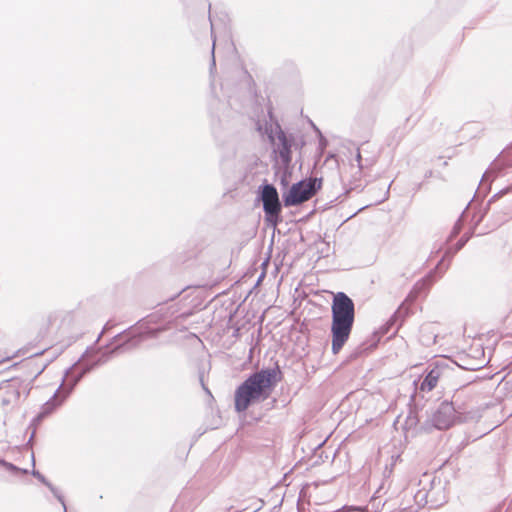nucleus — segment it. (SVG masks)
<instances>
[{
	"instance_id": "f257e3e1",
	"label": "nucleus",
	"mask_w": 512,
	"mask_h": 512,
	"mask_svg": "<svg viewBox=\"0 0 512 512\" xmlns=\"http://www.w3.org/2000/svg\"><path fill=\"white\" fill-rule=\"evenodd\" d=\"M178 310L175 309L174 305H170L169 307L165 308V311L163 309H160L156 313H153L149 316H147L145 319H143L140 322L139 329L141 332L139 333V336L137 338H133L129 340L124 345H118L108 353H103L99 356H97L96 359H94L91 363L86 364L82 370L78 373V376L75 377L73 380V383L70 387V389H73L76 384L82 379V377L90 372L92 369H94L97 366L103 365L108 362L110 359V356L115 353L122 350L131 349L135 346H137L141 341L146 340L148 338L155 337L159 332H162L164 330L170 329L172 327V320L171 317L177 312Z\"/></svg>"
},
{
	"instance_id": "f03ea898",
	"label": "nucleus",
	"mask_w": 512,
	"mask_h": 512,
	"mask_svg": "<svg viewBox=\"0 0 512 512\" xmlns=\"http://www.w3.org/2000/svg\"><path fill=\"white\" fill-rule=\"evenodd\" d=\"M331 311V350L336 355L343 348L351 334L355 318V306L352 299L344 292H338L334 296Z\"/></svg>"
},
{
	"instance_id": "7ed1b4c3",
	"label": "nucleus",
	"mask_w": 512,
	"mask_h": 512,
	"mask_svg": "<svg viewBox=\"0 0 512 512\" xmlns=\"http://www.w3.org/2000/svg\"><path fill=\"white\" fill-rule=\"evenodd\" d=\"M279 372L277 369H264L250 375L235 391V409L244 412L251 403L264 400Z\"/></svg>"
},
{
	"instance_id": "20e7f679",
	"label": "nucleus",
	"mask_w": 512,
	"mask_h": 512,
	"mask_svg": "<svg viewBox=\"0 0 512 512\" xmlns=\"http://www.w3.org/2000/svg\"><path fill=\"white\" fill-rule=\"evenodd\" d=\"M257 130L262 135H267L268 139L274 144L273 152L278 155L284 168H288L291 164V147L292 138H288L285 132L278 124L271 122H257Z\"/></svg>"
},
{
	"instance_id": "39448f33",
	"label": "nucleus",
	"mask_w": 512,
	"mask_h": 512,
	"mask_svg": "<svg viewBox=\"0 0 512 512\" xmlns=\"http://www.w3.org/2000/svg\"><path fill=\"white\" fill-rule=\"evenodd\" d=\"M260 200L263 204L265 221L273 227H276L281 221L282 205L279 199L277 189L272 184H263L260 186Z\"/></svg>"
},
{
	"instance_id": "423d86ee",
	"label": "nucleus",
	"mask_w": 512,
	"mask_h": 512,
	"mask_svg": "<svg viewBox=\"0 0 512 512\" xmlns=\"http://www.w3.org/2000/svg\"><path fill=\"white\" fill-rule=\"evenodd\" d=\"M321 184V178H310L308 181L293 184L284 196V205L295 206L309 200L321 188Z\"/></svg>"
},
{
	"instance_id": "0eeeda50",
	"label": "nucleus",
	"mask_w": 512,
	"mask_h": 512,
	"mask_svg": "<svg viewBox=\"0 0 512 512\" xmlns=\"http://www.w3.org/2000/svg\"><path fill=\"white\" fill-rule=\"evenodd\" d=\"M462 415L463 413L455 407L454 402L444 401L433 413L431 423L439 430L448 429L456 421L465 420L466 418H463Z\"/></svg>"
},
{
	"instance_id": "6e6552de",
	"label": "nucleus",
	"mask_w": 512,
	"mask_h": 512,
	"mask_svg": "<svg viewBox=\"0 0 512 512\" xmlns=\"http://www.w3.org/2000/svg\"><path fill=\"white\" fill-rule=\"evenodd\" d=\"M62 389V385L55 391L54 395L46 401L42 407L41 411L37 414V416L32 420V424H39L46 416L50 415L58 406H60L66 397L70 394L73 389H67L64 393L60 392Z\"/></svg>"
},
{
	"instance_id": "1a4fd4ad",
	"label": "nucleus",
	"mask_w": 512,
	"mask_h": 512,
	"mask_svg": "<svg viewBox=\"0 0 512 512\" xmlns=\"http://www.w3.org/2000/svg\"><path fill=\"white\" fill-rule=\"evenodd\" d=\"M434 493H435V488L434 487L431 490L427 491V492L419 490L414 495V500L416 502V505L408 506V507H403L401 509V512H417L421 507H423L424 505L428 504L429 502L431 503V506H439V505H441L443 501L433 500Z\"/></svg>"
},
{
	"instance_id": "9d476101",
	"label": "nucleus",
	"mask_w": 512,
	"mask_h": 512,
	"mask_svg": "<svg viewBox=\"0 0 512 512\" xmlns=\"http://www.w3.org/2000/svg\"><path fill=\"white\" fill-rule=\"evenodd\" d=\"M441 376V370L438 367L432 368L427 375L425 376L424 380L421 383V390L422 391H431L433 390L438 383V380Z\"/></svg>"
},
{
	"instance_id": "9b49d317",
	"label": "nucleus",
	"mask_w": 512,
	"mask_h": 512,
	"mask_svg": "<svg viewBox=\"0 0 512 512\" xmlns=\"http://www.w3.org/2000/svg\"><path fill=\"white\" fill-rule=\"evenodd\" d=\"M33 476L36 477L40 482H42L44 485H46L50 491L53 493V495L58 499V501L62 504L63 506V512H67V508H66V505H65V502H64V498L63 496L61 495V493L59 492V490L54 487L46 478L44 475H42L39 471L37 470H33L32 472Z\"/></svg>"
},
{
	"instance_id": "f8f14e48",
	"label": "nucleus",
	"mask_w": 512,
	"mask_h": 512,
	"mask_svg": "<svg viewBox=\"0 0 512 512\" xmlns=\"http://www.w3.org/2000/svg\"><path fill=\"white\" fill-rule=\"evenodd\" d=\"M355 160L357 162V172H356V174L360 176L361 172H362V169H363V165H362V156H361L359 148L356 149Z\"/></svg>"
},
{
	"instance_id": "ddd939ff",
	"label": "nucleus",
	"mask_w": 512,
	"mask_h": 512,
	"mask_svg": "<svg viewBox=\"0 0 512 512\" xmlns=\"http://www.w3.org/2000/svg\"><path fill=\"white\" fill-rule=\"evenodd\" d=\"M0 466L4 467L5 469H7L10 472H19L20 471V469L18 467H16L14 464L9 463L3 459H0Z\"/></svg>"
},
{
	"instance_id": "4468645a",
	"label": "nucleus",
	"mask_w": 512,
	"mask_h": 512,
	"mask_svg": "<svg viewBox=\"0 0 512 512\" xmlns=\"http://www.w3.org/2000/svg\"><path fill=\"white\" fill-rule=\"evenodd\" d=\"M435 271L430 272L424 279H422L420 282L416 284V287L425 285L427 282H429V285L432 284L433 280L432 277L434 275Z\"/></svg>"
},
{
	"instance_id": "2eb2a0df",
	"label": "nucleus",
	"mask_w": 512,
	"mask_h": 512,
	"mask_svg": "<svg viewBox=\"0 0 512 512\" xmlns=\"http://www.w3.org/2000/svg\"><path fill=\"white\" fill-rule=\"evenodd\" d=\"M214 49H215V40L213 41V46H212V61H211V71L213 69H215L216 67V63H215V58H214Z\"/></svg>"
},
{
	"instance_id": "dca6fc26",
	"label": "nucleus",
	"mask_w": 512,
	"mask_h": 512,
	"mask_svg": "<svg viewBox=\"0 0 512 512\" xmlns=\"http://www.w3.org/2000/svg\"><path fill=\"white\" fill-rule=\"evenodd\" d=\"M77 376H78V374L76 375V377H77ZM67 378H70V375H67ZM74 379H75V376H72L71 381H70V379H68V381L70 382V383H69V385H68V387H64L62 391L60 390V392H61V393H64V391H65V390L69 389V387H71V385H72V383H73V380H74Z\"/></svg>"
},
{
	"instance_id": "f3484780",
	"label": "nucleus",
	"mask_w": 512,
	"mask_h": 512,
	"mask_svg": "<svg viewBox=\"0 0 512 512\" xmlns=\"http://www.w3.org/2000/svg\"><path fill=\"white\" fill-rule=\"evenodd\" d=\"M465 243H466V240L461 239V240L457 243V245H456V250H457V251H458V250H460V249L465 245Z\"/></svg>"
},
{
	"instance_id": "a211bd4d",
	"label": "nucleus",
	"mask_w": 512,
	"mask_h": 512,
	"mask_svg": "<svg viewBox=\"0 0 512 512\" xmlns=\"http://www.w3.org/2000/svg\"><path fill=\"white\" fill-rule=\"evenodd\" d=\"M490 175H491V171H486L484 174H483V177H482V182L489 179L490 178Z\"/></svg>"
},
{
	"instance_id": "6ab92c4d",
	"label": "nucleus",
	"mask_w": 512,
	"mask_h": 512,
	"mask_svg": "<svg viewBox=\"0 0 512 512\" xmlns=\"http://www.w3.org/2000/svg\"><path fill=\"white\" fill-rule=\"evenodd\" d=\"M458 232H459V228L457 226H455L453 229L452 235L454 236V235L458 234Z\"/></svg>"
},
{
	"instance_id": "aec40b11",
	"label": "nucleus",
	"mask_w": 512,
	"mask_h": 512,
	"mask_svg": "<svg viewBox=\"0 0 512 512\" xmlns=\"http://www.w3.org/2000/svg\"><path fill=\"white\" fill-rule=\"evenodd\" d=\"M442 262H443V259L438 263V266L436 267V269H438L441 266Z\"/></svg>"
},
{
	"instance_id": "412c9836",
	"label": "nucleus",
	"mask_w": 512,
	"mask_h": 512,
	"mask_svg": "<svg viewBox=\"0 0 512 512\" xmlns=\"http://www.w3.org/2000/svg\"><path fill=\"white\" fill-rule=\"evenodd\" d=\"M210 22H211V30L213 31L214 24L211 19H210Z\"/></svg>"
},
{
	"instance_id": "4be33fe9",
	"label": "nucleus",
	"mask_w": 512,
	"mask_h": 512,
	"mask_svg": "<svg viewBox=\"0 0 512 512\" xmlns=\"http://www.w3.org/2000/svg\"><path fill=\"white\" fill-rule=\"evenodd\" d=\"M186 316H187V314L182 313L179 317H186Z\"/></svg>"
}]
</instances>
